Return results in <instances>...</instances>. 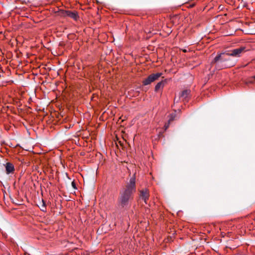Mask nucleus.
Returning <instances> with one entry per match:
<instances>
[{
  "label": "nucleus",
  "mask_w": 255,
  "mask_h": 255,
  "mask_svg": "<svg viewBox=\"0 0 255 255\" xmlns=\"http://www.w3.org/2000/svg\"><path fill=\"white\" fill-rule=\"evenodd\" d=\"M246 51V47L241 46L231 50L230 53H220L214 58L211 62V65L212 66H215V68L218 70L233 67L235 62L232 61L229 56L239 57L241 56L242 53Z\"/></svg>",
  "instance_id": "1"
},
{
  "label": "nucleus",
  "mask_w": 255,
  "mask_h": 255,
  "mask_svg": "<svg viewBox=\"0 0 255 255\" xmlns=\"http://www.w3.org/2000/svg\"><path fill=\"white\" fill-rule=\"evenodd\" d=\"M135 192V174H134L129 182L120 191L118 198V206L121 209H126L133 200Z\"/></svg>",
  "instance_id": "2"
},
{
  "label": "nucleus",
  "mask_w": 255,
  "mask_h": 255,
  "mask_svg": "<svg viewBox=\"0 0 255 255\" xmlns=\"http://www.w3.org/2000/svg\"><path fill=\"white\" fill-rule=\"evenodd\" d=\"M59 14L61 16L70 17L75 20H77L79 18L78 13L76 11L61 9L59 11Z\"/></svg>",
  "instance_id": "3"
},
{
  "label": "nucleus",
  "mask_w": 255,
  "mask_h": 255,
  "mask_svg": "<svg viewBox=\"0 0 255 255\" xmlns=\"http://www.w3.org/2000/svg\"><path fill=\"white\" fill-rule=\"evenodd\" d=\"M162 75L161 73H153L149 75L143 81V85H147L157 80Z\"/></svg>",
  "instance_id": "4"
},
{
  "label": "nucleus",
  "mask_w": 255,
  "mask_h": 255,
  "mask_svg": "<svg viewBox=\"0 0 255 255\" xmlns=\"http://www.w3.org/2000/svg\"><path fill=\"white\" fill-rule=\"evenodd\" d=\"M139 196L141 199L144 200L145 203L146 204L149 196L148 190L144 188L140 190Z\"/></svg>",
  "instance_id": "5"
},
{
  "label": "nucleus",
  "mask_w": 255,
  "mask_h": 255,
  "mask_svg": "<svg viewBox=\"0 0 255 255\" xmlns=\"http://www.w3.org/2000/svg\"><path fill=\"white\" fill-rule=\"evenodd\" d=\"M190 90H183L180 95V98H181L183 102H188L190 98Z\"/></svg>",
  "instance_id": "6"
},
{
  "label": "nucleus",
  "mask_w": 255,
  "mask_h": 255,
  "mask_svg": "<svg viewBox=\"0 0 255 255\" xmlns=\"http://www.w3.org/2000/svg\"><path fill=\"white\" fill-rule=\"evenodd\" d=\"M5 168V172L7 174L13 173L14 171V166L10 162H6L4 164Z\"/></svg>",
  "instance_id": "7"
},
{
  "label": "nucleus",
  "mask_w": 255,
  "mask_h": 255,
  "mask_svg": "<svg viewBox=\"0 0 255 255\" xmlns=\"http://www.w3.org/2000/svg\"><path fill=\"white\" fill-rule=\"evenodd\" d=\"M166 82V80H162L158 82L155 86L154 91L155 92L158 91L160 89H162L164 86L165 83Z\"/></svg>",
  "instance_id": "8"
},
{
  "label": "nucleus",
  "mask_w": 255,
  "mask_h": 255,
  "mask_svg": "<svg viewBox=\"0 0 255 255\" xmlns=\"http://www.w3.org/2000/svg\"><path fill=\"white\" fill-rule=\"evenodd\" d=\"M255 81V76L251 77L248 78L247 83H253Z\"/></svg>",
  "instance_id": "9"
},
{
  "label": "nucleus",
  "mask_w": 255,
  "mask_h": 255,
  "mask_svg": "<svg viewBox=\"0 0 255 255\" xmlns=\"http://www.w3.org/2000/svg\"><path fill=\"white\" fill-rule=\"evenodd\" d=\"M173 121V119H170L168 121V124H166L164 126V128H165V130H166L168 128V127H169V124L170 123V122L171 121Z\"/></svg>",
  "instance_id": "10"
},
{
  "label": "nucleus",
  "mask_w": 255,
  "mask_h": 255,
  "mask_svg": "<svg viewBox=\"0 0 255 255\" xmlns=\"http://www.w3.org/2000/svg\"><path fill=\"white\" fill-rule=\"evenodd\" d=\"M72 187L74 188V189H77L76 188V183L74 181H73L72 182Z\"/></svg>",
  "instance_id": "11"
},
{
  "label": "nucleus",
  "mask_w": 255,
  "mask_h": 255,
  "mask_svg": "<svg viewBox=\"0 0 255 255\" xmlns=\"http://www.w3.org/2000/svg\"><path fill=\"white\" fill-rule=\"evenodd\" d=\"M184 52H186V50H184Z\"/></svg>",
  "instance_id": "12"
},
{
  "label": "nucleus",
  "mask_w": 255,
  "mask_h": 255,
  "mask_svg": "<svg viewBox=\"0 0 255 255\" xmlns=\"http://www.w3.org/2000/svg\"><path fill=\"white\" fill-rule=\"evenodd\" d=\"M1 13V12H0V13Z\"/></svg>",
  "instance_id": "13"
}]
</instances>
